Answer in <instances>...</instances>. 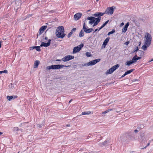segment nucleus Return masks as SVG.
I'll return each mask as SVG.
<instances>
[{
    "label": "nucleus",
    "mask_w": 153,
    "mask_h": 153,
    "mask_svg": "<svg viewBox=\"0 0 153 153\" xmlns=\"http://www.w3.org/2000/svg\"><path fill=\"white\" fill-rule=\"evenodd\" d=\"M64 27L60 26L58 27L56 31V34L58 38H63L66 35L64 33Z\"/></svg>",
    "instance_id": "f257e3e1"
},
{
    "label": "nucleus",
    "mask_w": 153,
    "mask_h": 153,
    "mask_svg": "<svg viewBox=\"0 0 153 153\" xmlns=\"http://www.w3.org/2000/svg\"><path fill=\"white\" fill-rule=\"evenodd\" d=\"M87 19L90 20L89 23L91 25L94 24L93 27L97 25L98 23L100 22L101 19V17H97L95 18L94 17L91 16L87 18Z\"/></svg>",
    "instance_id": "f03ea898"
},
{
    "label": "nucleus",
    "mask_w": 153,
    "mask_h": 153,
    "mask_svg": "<svg viewBox=\"0 0 153 153\" xmlns=\"http://www.w3.org/2000/svg\"><path fill=\"white\" fill-rule=\"evenodd\" d=\"M87 19L90 20L89 23L91 25L94 24L93 27L97 25L98 23L100 22L101 19V17H97L95 18L94 17L91 16L87 18Z\"/></svg>",
    "instance_id": "7ed1b4c3"
},
{
    "label": "nucleus",
    "mask_w": 153,
    "mask_h": 153,
    "mask_svg": "<svg viewBox=\"0 0 153 153\" xmlns=\"http://www.w3.org/2000/svg\"><path fill=\"white\" fill-rule=\"evenodd\" d=\"M70 66V65L66 66L62 65H54L48 66L47 67V68L50 70L51 69L53 70L58 69L64 67H68Z\"/></svg>",
    "instance_id": "20e7f679"
},
{
    "label": "nucleus",
    "mask_w": 153,
    "mask_h": 153,
    "mask_svg": "<svg viewBox=\"0 0 153 153\" xmlns=\"http://www.w3.org/2000/svg\"><path fill=\"white\" fill-rule=\"evenodd\" d=\"M100 60L101 59H97L91 61L88 63L82 64L80 65L81 66V67L88 66L90 65H94L98 62H99Z\"/></svg>",
    "instance_id": "39448f33"
},
{
    "label": "nucleus",
    "mask_w": 153,
    "mask_h": 153,
    "mask_svg": "<svg viewBox=\"0 0 153 153\" xmlns=\"http://www.w3.org/2000/svg\"><path fill=\"white\" fill-rule=\"evenodd\" d=\"M145 38L146 39L145 42V44L147 45L148 46H149L151 44L152 39L151 35L147 32L145 36Z\"/></svg>",
    "instance_id": "423d86ee"
},
{
    "label": "nucleus",
    "mask_w": 153,
    "mask_h": 153,
    "mask_svg": "<svg viewBox=\"0 0 153 153\" xmlns=\"http://www.w3.org/2000/svg\"><path fill=\"white\" fill-rule=\"evenodd\" d=\"M115 8V7L113 6L108 7L104 13L108 15L110 14L111 15L113 14Z\"/></svg>",
    "instance_id": "0eeeda50"
},
{
    "label": "nucleus",
    "mask_w": 153,
    "mask_h": 153,
    "mask_svg": "<svg viewBox=\"0 0 153 153\" xmlns=\"http://www.w3.org/2000/svg\"><path fill=\"white\" fill-rule=\"evenodd\" d=\"M83 44H82L76 47H74L73 52V53H76L77 52H79L83 47Z\"/></svg>",
    "instance_id": "6e6552de"
},
{
    "label": "nucleus",
    "mask_w": 153,
    "mask_h": 153,
    "mask_svg": "<svg viewBox=\"0 0 153 153\" xmlns=\"http://www.w3.org/2000/svg\"><path fill=\"white\" fill-rule=\"evenodd\" d=\"M15 9L17 10L20 7L21 4V0H15Z\"/></svg>",
    "instance_id": "1a4fd4ad"
},
{
    "label": "nucleus",
    "mask_w": 153,
    "mask_h": 153,
    "mask_svg": "<svg viewBox=\"0 0 153 153\" xmlns=\"http://www.w3.org/2000/svg\"><path fill=\"white\" fill-rule=\"evenodd\" d=\"M74 57L73 56L71 55H67L66 56L62 59V61L65 62L68 61L71 59H74Z\"/></svg>",
    "instance_id": "9d476101"
},
{
    "label": "nucleus",
    "mask_w": 153,
    "mask_h": 153,
    "mask_svg": "<svg viewBox=\"0 0 153 153\" xmlns=\"http://www.w3.org/2000/svg\"><path fill=\"white\" fill-rule=\"evenodd\" d=\"M51 39H49L48 40V42L47 43L42 42L40 45V47H48L50 46L51 44Z\"/></svg>",
    "instance_id": "9b49d317"
},
{
    "label": "nucleus",
    "mask_w": 153,
    "mask_h": 153,
    "mask_svg": "<svg viewBox=\"0 0 153 153\" xmlns=\"http://www.w3.org/2000/svg\"><path fill=\"white\" fill-rule=\"evenodd\" d=\"M82 14L79 13H77L74 16V18L75 20H79L81 17Z\"/></svg>",
    "instance_id": "f8f14e48"
},
{
    "label": "nucleus",
    "mask_w": 153,
    "mask_h": 153,
    "mask_svg": "<svg viewBox=\"0 0 153 153\" xmlns=\"http://www.w3.org/2000/svg\"><path fill=\"white\" fill-rule=\"evenodd\" d=\"M86 25L85 23V22L83 24V30L86 33H91V31H90V30L89 28L87 29L86 27Z\"/></svg>",
    "instance_id": "ddd939ff"
},
{
    "label": "nucleus",
    "mask_w": 153,
    "mask_h": 153,
    "mask_svg": "<svg viewBox=\"0 0 153 153\" xmlns=\"http://www.w3.org/2000/svg\"><path fill=\"white\" fill-rule=\"evenodd\" d=\"M110 37H108L104 41L102 45V47H103L104 48L105 47L106 45L108 43V42L109 39H110Z\"/></svg>",
    "instance_id": "4468645a"
},
{
    "label": "nucleus",
    "mask_w": 153,
    "mask_h": 153,
    "mask_svg": "<svg viewBox=\"0 0 153 153\" xmlns=\"http://www.w3.org/2000/svg\"><path fill=\"white\" fill-rule=\"evenodd\" d=\"M105 13H102L100 12H96L93 15V16L95 17H100L103 16Z\"/></svg>",
    "instance_id": "2eb2a0df"
},
{
    "label": "nucleus",
    "mask_w": 153,
    "mask_h": 153,
    "mask_svg": "<svg viewBox=\"0 0 153 153\" xmlns=\"http://www.w3.org/2000/svg\"><path fill=\"white\" fill-rule=\"evenodd\" d=\"M34 49H36V50L38 51H41L40 46H33L30 47V50H33Z\"/></svg>",
    "instance_id": "dca6fc26"
},
{
    "label": "nucleus",
    "mask_w": 153,
    "mask_h": 153,
    "mask_svg": "<svg viewBox=\"0 0 153 153\" xmlns=\"http://www.w3.org/2000/svg\"><path fill=\"white\" fill-rule=\"evenodd\" d=\"M129 23L128 22L124 26L123 28L122 29V32L123 33H125L128 27L129 26Z\"/></svg>",
    "instance_id": "f3484780"
},
{
    "label": "nucleus",
    "mask_w": 153,
    "mask_h": 153,
    "mask_svg": "<svg viewBox=\"0 0 153 153\" xmlns=\"http://www.w3.org/2000/svg\"><path fill=\"white\" fill-rule=\"evenodd\" d=\"M114 70L111 67L110 68L109 70H108L106 72V74H111L114 71Z\"/></svg>",
    "instance_id": "a211bd4d"
},
{
    "label": "nucleus",
    "mask_w": 153,
    "mask_h": 153,
    "mask_svg": "<svg viewBox=\"0 0 153 153\" xmlns=\"http://www.w3.org/2000/svg\"><path fill=\"white\" fill-rule=\"evenodd\" d=\"M137 55L140 56H143L144 52L143 51L141 50L138 51L137 52Z\"/></svg>",
    "instance_id": "6ab92c4d"
},
{
    "label": "nucleus",
    "mask_w": 153,
    "mask_h": 153,
    "mask_svg": "<svg viewBox=\"0 0 153 153\" xmlns=\"http://www.w3.org/2000/svg\"><path fill=\"white\" fill-rule=\"evenodd\" d=\"M40 63L39 61L38 60H36L34 62L33 67L34 68H36L38 67Z\"/></svg>",
    "instance_id": "aec40b11"
},
{
    "label": "nucleus",
    "mask_w": 153,
    "mask_h": 153,
    "mask_svg": "<svg viewBox=\"0 0 153 153\" xmlns=\"http://www.w3.org/2000/svg\"><path fill=\"white\" fill-rule=\"evenodd\" d=\"M109 22V20H107L101 26V27L99 28L98 30V31H99L102 28H103Z\"/></svg>",
    "instance_id": "412c9836"
},
{
    "label": "nucleus",
    "mask_w": 153,
    "mask_h": 153,
    "mask_svg": "<svg viewBox=\"0 0 153 153\" xmlns=\"http://www.w3.org/2000/svg\"><path fill=\"white\" fill-rule=\"evenodd\" d=\"M134 63V61L132 60H130L128 61H127L126 64V65L128 66H129L131 64H133Z\"/></svg>",
    "instance_id": "4be33fe9"
},
{
    "label": "nucleus",
    "mask_w": 153,
    "mask_h": 153,
    "mask_svg": "<svg viewBox=\"0 0 153 153\" xmlns=\"http://www.w3.org/2000/svg\"><path fill=\"white\" fill-rule=\"evenodd\" d=\"M84 30H82L79 32V37H82L84 36Z\"/></svg>",
    "instance_id": "5701e85b"
},
{
    "label": "nucleus",
    "mask_w": 153,
    "mask_h": 153,
    "mask_svg": "<svg viewBox=\"0 0 153 153\" xmlns=\"http://www.w3.org/2000/svg\"><path fill=\"white\" fill-rule=\"evenodd\" d=\"M119 66L120 65L119 64H117L113 66V67H112V68H113V69L114 70V71L116 69H117L119 68Z\"/></svg>",
    "instance_id": "b1692460"
},
{
    "label": "nucleus",
    "mask_w": 153,
    "mask_h": 153,
    "mask_svg": "<svg viewBox=\"0 0 153 153\" xmlns=\"http://www.w3.org/2000/svg\"><path fill=\"white\" fill-rule=\"evenodd\" d=\"M91 113V111H84L82 112V115H88L90 114Z\"/></svg>",
    "instance_id": "393cba45"
},
{
    "label": "nucleus",
    "mask_w": 153,
    "mask_h": 153,
    "mask_svg": "<svg viewBox=\"0 0 153 153\" xmlns=\"http://www.w3.org/2000/svg\"><path fill=\"white\" fill-rule=\"evenodd\" d=\"M144 126L143 124H139L137 126V128L138 129H143Z\"/></svg>",
    "instance_id": "a878e982"
},
{
    "label": "nucleus",
    "mask_w": 153,
    "mask_h": 153,
    "mask_svg": "<svg viewBox=\"0 0 153 153\" xmlns=\"http://www.w3.org/2000/svg\"><path fill=\"white\" fill-rule=\"evenodd\" d=\"M47 26H42L40 28V30L44 31L47 27Z\"/></svg>",
    "instance_id": "bb28decb"
},
{
    "label": "nucleus",
    "mask_w": 153,
    "mask_h": 153,
    "mask_svg": "<svg viewBox=\"0 0 153 153\" xmlns=\"http://www.w3.org/2000/svg\"><path fill=\"white\" fill-rule=\"evenodd\" d=\"M149 46H148L147 45L145 44L143 45L142 47V48L144 51H146L147 49V48Z\"/></svg>",
    "instance_id": "cd10ccee"
},
{
    "label": "nucleus",
    "mask_w": 153,
    "mask_h": 153,
    "mask_svg": "<svg viewBox=\"0 0 153 153\" xmlns=\"http://www.w3.org/2000/svg\"><path fill=\"white\" fill-rule=\"evenodd\" d=\"M137 54H135V56L133 57L132 59V61H134V62H136V61H137Z\"/></svg>",
    "instance_id": "c85d7f7f"
},
{
    "label": "nucleus",
    "mask_w": 153,
    "mask_h": 153,
    "mask_svg": "<svg viewBox=\"0 0 153 153\" xmlns=\"http://www.w3.org/2000/svg\"><path fill=\"white\" fill-rule=\"evenodd\" d=\"M109 141V140L107 139H106L104 142L100 143V145L101 146H102L103 145H104L106 144L107 143H108V142Z\"/></svg>",
    "instance_id": "c756f323"
},
{
    "label": "nucleus",
    "mask_w": 153,
    "mask_h": 153,
    "mask_svg": "<svg viewBox=\"0 0 153 153\" xmlns=\"http://www.w3.org/2000/svg\"><path fill=\"white\" fill-rule=\"evenodd\" d=\"M134 70L133 69H131L125 72V74H126V75L127 74H129L131 73V72H133Z\"/></svg>",
    "instance_id": "7c9ffc66"
},
{
    "label": "nucleus",
    "mask_w": 153,
    "mask_h": 153,
    "mask_svg": "<svg viewBox=\"0 0 153 153\" xmlns=\"http://www.w3.org/2000/svg\"><path fill=\"white\" fill-rule=\"evenodd\" d=\"M7 98L9 101H11L13 99V96H7Z\"/></svg>",
    "instance_id": "2f4dec72"
},
{
    "label": "nucleus",
    "mask_w": 153,
    "mask_h": 153,
    "mask_svg": "<svg viewBox=\"0 0 153 153\" xmlns=\"http://www.w3.org/2000/svg\"><path fill=\"white\" fill-rule=\"evenodd\" d=\"M115 32V30L114 29H113L111 31H110L108 33V35L109 36L111 34H112L114 33Z\"/></svg>",
    "instance_id": "473e14b6"
},
{
    "label": "nucleus",
    "mask_w": 153,
    "mask_h": 153,
    "mask_svg": "<svg viewBox=\"0 0 153 153\" xmlns=\"http://www.w3.org/2000/svg\"><path fill=\"white\" fill-rule=\"evenodd\" d=\"M20 130V129H19L18 127H14L13 128V130L14 132H17Z\"/></svg>",
    "instance_id": "72a5a7b5"
},
{
    "label": "nucleus",
    "mask_w": 153,
    "mask_h": 153,
    "mask_svg": "<svg viewBox=\"0 0 153 153\" xmlns=\"http://www.w3.org/2000/svg\"><path fill=\"white\" fill-rule=\"evenodd\" d=\"M112 110V109H108L106 110L105 111L102 112V114H105L109 112V111H111Z\"/></svg>",
    "instance_id": "f704fd0d"
},
{
    "label": "nucleus",
    "mask_w": 153,
    "mask_h": 153,
    "mask_svg": "<svg viewBox=\"0 0 153 153\" xmlns=\"http://www.w3.org/2000/svg\"><path fill=\"white\" fill-rule=\"evenodd\" d=\"M85 55L88 57H89L92 56L90 52H87L85 53Z\"/></svg>",
    "instance_id": "c9c22d12"
},
{
    "label": "nucleus",
    "mask_w": 153,
    "mask_h": 153,
    "mask_svg": "<svg viewBox=\"0 0 153 153\" xmlns=\"http://www.w3.org/2000/svg\"><path fill=\"white\" fill-rule=\"evenodd\" d=\"M3 73H7V70H4L3 71H0V74Z\"/></svg>",
    "instance_id": "e433bc0d"
},
{
    "label": "nucleus",
    "mask_w": 153,
    "mask_h": 153,
    "mask_svg": "<svg viewBox=\"0 0 153 153\" xmlns=\"http://www.w3.org/2000/svg\"><path fill=\"white\" fill-rule=\"evenodd\" d=\"M76 30V28H73L71 30V32H72V34L73 32H74Z\"/></svg>",
    "instance_id": "4c0bfd02"
},
{
    "label": "nucleus",
    "mask_w": 153,
    "mask_h": 153,
    "mask_svg": "<svg viewBox=\"0 0 153 153\" xmlns=\"http://www.w3.org/2000/svg\"><path fill=\"white\" fill-rule=\"evenodd\" d=\"M39 33L38 34H37V38H38V35H40L41 34H42V33H43V31H41V30H39Z\"/></svg>",
    "instance_id": "58836bf2"
},
{
    "label": "nucleus",
    "mask_w": 153,
    "mask_h": 153,
    "mask_svg": "<svg viewBox=\"0 0 153 153\" xmlns=\"http://www.w3.org/2000/svg\"><path fill=\"white\" fill-rule=\"evenodd\" d=\"M72 34H73L72 33V32H70L68 35V38H70Z\"/></svg>",
    "instance_id": "ea45409f"
},
{
    "label": "nucleus",
    "mask_w": 153,
    "mask_h": 153,
    "mask_svg": "<svg viewBox=\"0 0 153 153\" xmlns=\"http://www.w3.org/2000/svg\"><path fill=\"white\" fill-rule=\"evenodd\" d=\"M138 50H139V48H138V47L137 46L135 47L134 48V50H135V51H139Z\"/></svg>",
    "instance_id": "a19ab883"
},
{
    "label": "nucleus",
    "mask_w": 153,
    "mask_h": 153,
    "mask_svg": "<svg viewBox=\"0 0 153 153\" xmlns=\"http://www.w3.org/2000/svg\"><path fill=\"white\" fill-rule=\"evenodd\" d=\"M139 79H134L132 80V82H134L135 81H138Z\"/></svg>",
    "instance_id": "79ce46f5"
},
{
    "label": "nucleus",
    "mask_w": 153,
    "mask_h": 153,
    "mask_svg": "<svg viewBox=\"0 0 153 153\" xmlns=\"http://www.w3.org/2000/svg\"><path fill=\"white\" fill-rule=\"evenodd\" d=\"M21 123L20 124V125L19 126V127H21L25 123Z\"/></svg>",
    "instance_id": "37998d69"
},
{
    "label": "nucleus",
    "mask_w": 153,
    "mask_h": 153,
    "mask_svg": "<svg viewBox=\"0 0 153 153\" xmlns=\"http://www.w3.org/2000/svg\"><path fill=\"white\" fill-rule=\"evenodd\" d=\"M137 51H135V50H134L133 51V53H135V54H137Z\"/></svg>",
    "instance_id": "c03bdc74"
},
{
    "label": "nucleus",
    "mask_w": 153,
    "mask_h": 153,
    "mask_svg": "<svg viewBox=\"0 0 153 153\" xmlns=\"http://www.w3.org/2000/svg\"><path fill=\"white\" fill-rule=\"evenodd\" d=\"M137 56H138L137 55V60H138L140 59L141 58V56H139L138 57Z\"/></svg>",
    "instance_id": "a18cd8bd"
},
{
    "label": "nucleus",
    "mask_w": 153,
    "mask_h": 153,
    "mask_svg": "<svg viewBox=\"0 0 153 153\" xmlns=\"http://www.w3.org/2000/svg\"><path fill=\"white\" fill-rule=\"evenodd\" d=\"M90 153H98V152L97 151H95V152L92 151V152H90Z\"/></svg>",
    "instance_id": "49530a36"
},
{
    "label": "nucleus",
    "mask_w": 153,
    "mask_h": 153,
    "mask_svg": "<svg viewBox=\"0 0 153 153\" xmlns=\"http://www.w3.org/2000/svg\"><path fill=\"white\" fill-rule=\"evenodd\" d=\"M13 96V99H14L16 98H17V96Z\"/></svg>",
    "instance_id": "de8ad7c7"
},
{
    "label": "nucleus",
    "mask_w": 153,
    "mask_h": 153,
    "mask_svg": "<svg viewBox=\"0 0 153 153\" xmlns=\"http://www.w3.org/2000/svg\"><path fill=\"white\" fill-rule=\"evenodd\" d=\"M62 60V59H57L56 60V61H61Z\"/></svg>",
    "instance_id": "09e8293b"
},
{
    "label": "nucleus",
    "mask_w": 153,
    "mask_h": 153,
    "mask_svg": "<svg viewBox=\"0 0 153 153\" xmlns=\"http://www.w3.org/2000/svg\"><path fill=\"white\" fill-rule=\"evenodd\" d=\"M129 41L128 42H126L125 43V44L126 45H128L129 43Z\"/></svg>",
    "instance_id": "8fccbe9b"
},
{
    "label": "nucleus",
    "mask_w": 153,
    "mask_h": 153,
    "mask_svg": "<svg viewBox=\"0 0 153 153\" xmlns=\"http://www.w3.org/2000/svg\"><path fill=\"white\" fill-rule=\"evenodd\" d=\"M126 75V74H125H125H123L121 76L122 77H124Z\"/></svg>",
    "instance_id": "3c124183"
},
{
    "label": "nucleus",
    "mask_w": 153,
    "mask_h": 153,
    "mask_svg": "<svg viewBox=\"0 0 153 153\" xmlns=\"http://www.w3.org/2000/svg\"><path fill=\"white\" fill-rule=\"evenodd\" d=\"M90 30V31H91V32H92V31H93V29H92V28H89Z\"/></svg>",
    "instance_id": "603ef678"
},
{
    "label": "nucleus",
    "mask_w": 153,
    "mask_h": 153,
    "mask_svg": "<svg viewBox=\"0 0 153 153\" xmlns=\"http://www.w3.org/2000/svg\"><path fill=\"white\" fill-rule=\"evenodd\" d=\"M124 25V23L123 22L122 23L120 24V26L123 25Z\"/></svg>",
    "instance_id": "864d4df0"
},
{
    "label": "nucleus",
    "mask_w": 153,
    "mask_h": 153,
    "mask_svg": "<svg viewBox=\"0 0 153 153\" xmlns=\"http://www.w3.org/2000/svg\"><path fill=\"white\" fill-rule=\"evenodd\" d=\"M134 131L135 133H137L138 132V131L137 129H135L134 130Z\"/></svg>",
    "instance_id": "5fc2aeb1"
},
{
    "label": "nucleus",
    "mask_w": 153,
    "mask_h": 153,
    "mask_svg": "<svg viewBox=\"0 0 153 153\" xmlns=\"http://www.w3.org/2000/svg\"><path fill=\"white\" fill-rule=\"evenodd\" d=\"M38 127H39V128H41L42 127V126H41V125H39V126H38Z\"/></svg>",
    "instance_id": "6e6d98bb"
},
{
    "label": "nucleus",
    "mask_w": 153,
    "mask_h": 153,
    "mask_svg": "<svg viewBox=\"0 0 153 153\" xmlns=\"http://www.w3.org/2000/svg\"><path fill=\"white\" fill-rule=\"evenodd\" d=\"M72 99H71V100L69 102V103H70V102H71L72 101Z\"/></svg>",
    "instance_id": "4d7b16f0"
},
{
    "label": "nucleus",
    "mask_w": 153,
    "mask_h": 153,
    "mask_svg": "<svg viewBox=\"0 0 153 153\" xmlns=\"http://www.w3.org/2000/svg\"><path fill=\"white\" fill-rule=\"evenodd\" d=\"M66 126L67 127H69V126H70V124H67V125H66Z\"/></svg>",
    "instance_id": "13d9d810"
},
{
    "label": "nucleus",
    "mask_w": 153,
    "mask_h": 153,
    "mask_svg": "<svg viewBox=\"0 0 153 153\" xmlns=\"http://www.w3.org/2000/svg\"><path fill=\"white\" fill-rule=\"evenodd\" d=\"M1 41H0V48L1 47Z\"/></svg>",
    "instance_id": "bf43d9fd"
},
{
    "label": "nucleus",
    "mask_w": 153,
    "mask_h": 153,
    "mask_svg": "<svg viewBox=\"0 0 153 153\" xmlns=\"http://www.w3.org/2000/svg\"><path fill=\"white\" fill-rule=\"evenodd\" d=\"M48 37H45V40H47L48 39Z\"/></svg>",
    "instance_id": "052dcab7"
},
{
    "label": "nucleus",
    "mask_w": 153,
    "mask_h": 153,
    "mask_svg": "<svg viewBox=\"0 0 153 153\" xmlns=\"http://www.w3.org/2000/svg\"><path fill=\"white\" fill-rule=\"evenodd\" d=\"M150 143H148V144H147V146H148L149 145H150Z\"/></svg>",
    "instance_id": "680f3d73"
},
{
    "label": "nucleus",
    "mask_w": 153,
    "mask_h": 153,
    "mask_svg": "<svg viewBox=\"0 0 153 153\" xmlns=\"http://www.w3.org/2000/svg\"><path fill=\"white\" fill-rule=\"evenodd\" d=\"M98 30V29H96L95 30V31H94V32H96L97 31V30Z\"/></svg>",
    "instance_id": "e2e57ef3"
},
{
    "label": "nucleus",
    "mask_w": 153,
    "mask_h": 153,
    "mask_svg": "<svg viewBox=\"0 0 153 153\" xmlns=\"http://www.w3.org/2000/svg\"><path fill=\"white\" fill-rule=\"evenodd\" d=\"M3 134V133H2V132H0V135H1V134Z\"/></svg>",
    "instance_id": "0e129e2a"
},
{
    "label": "nucleus",
    "mask_w": 153,
    "mask_h": 153,
    "mask_svg": "<svg viewBox=\"0 0 153 153\" xmlns=\"http://www.w3.org/2000/svg\"><path fill=\"white\" fill-rule=\"evenodd\" d=\"M91 134H89L88 136V138H89L90 137V136H89V135H90Z\"/></svg>",
    "instance_id": "69168bd1"
},
{
    "label": "nucleus",
    "mask_w": 153,
    "mask_h": 153,
    "mask_svg": "<svg viewBox=\"0 0 153 153\" xmlns=\"http://www.w3.org/2000/svg\"><path fill=\"white\" fill-rule=\"evenodd\" d=\"M153 61V59H152L151 60H150V61H149V62H151V61Z\"/></svg>",
    "instance_id": "338daca9"
},
{
    "label": "nucleus",
    "mask_w": 153,
    "mask_h": 153,
    "mask_svg": "<svg viewBox=\"0 0 153 153\" xmlns=\"http://www.w3.org/2000/svg\"><path fill=\"white\" fill-rule=\"evenodd\" d=\"M90 10H88L87 11V12H89L90 11Z\"/></svg>",
    "instance_id": "774afa93"
}]
</instances>
